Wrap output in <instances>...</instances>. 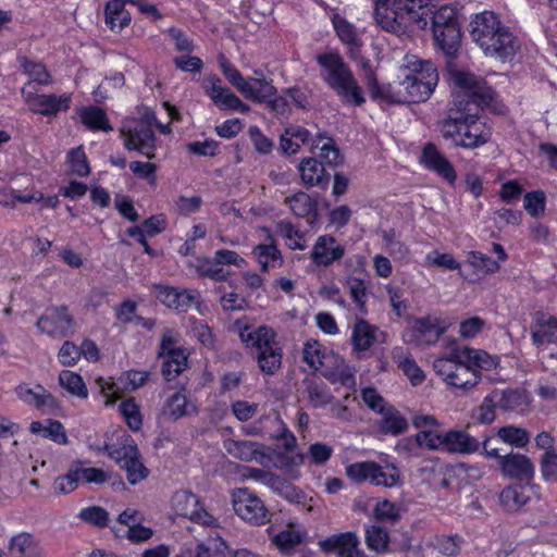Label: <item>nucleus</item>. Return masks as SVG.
<instances>
[{"label": "nucleus", "instance_id": "1", "mask_svg": "<svg viewBox=\"0 0 557 557\" xmlns=\"http://www.w3.org/2000/svg\"><path fill=\"white\" fill-rule=\"evenodd\" d=\"M401 89L394 91L392 85L380 86L370 67L364 64V83L373 98L384 99L393 103L423 102L434 92L438 84L436 66L429 60L414 54H407L400 67Z\"/></svg>", "mask_w": 557, "mask_h": 557}, {"label": "nucleus", "instance_id": "2", "mask_svg": "<svg viewBox=\"0 0 557 557\" xmlns=\"http://www.w3.org/2000/svg\"><path fill=\"white\" fill-rule=\"evenodd\" d=\"M469 26L471 40L485 57L503 63L511 62L521 49L520 38L492 11L474 14Z\"/></svg>", "mask_w": 557, "mask_h": 557}, {"label": "nucleus", "instance_id": "3", "mask_svg": "<svg viewBox=\"0 0 557 557\" xmlns=\"http://www.w3.org/2000/svg\"><path fill=\"white\" fill-rule=\"evenodd\" d=\"M233 330L246 348L256 351L258 366L263 373L271 375L281 368L283 349L271 326H253L247 319H237L233 324Z\"/></svg>", "mask_w": 557, "mask_h": 557}, {"label": "nucleus", "instance_id": "4", "mask_svg": "<svg viewBox=\"0 0 557 557\" xmlns=\"http://www.w3.org/2000/svg\"><path fill=\"white\" fill-rule=\"evenodd\" d=\"M318 61L323 69L322 76L344 102L352 106H360L364 102L361 88L338 53L321 54Z\"/></svg>", "mask_w": 557, "mask_h": 557}, {"label": "nucleus", "instance_id": "5", "mask_svg": "<svg viewBox=\"0 0 557 557\" xmlns=\"http://www.w3.org/2000/svg\"><path fill=\"white\" fill-rule=\"evenodd\" d=\"M442 136L455 146L473 149L486 144L491 138V129L475 114L460 117H448L441 123Z\"/></svg>", "mask_w": 557, "mask_h": 557}, {"label": "nucleus", "instance_id": "6", "mask_svg": "<svg viewBox=\"0 0 557 557\" xmlns=\"http://www.w3.org/2000/svg\"><path fill=\"white\" fill-rule=\"evenodd\" d=\"M461 346L451 348L433 361V370L449 387L470 391L478 385V375L467 368Z\"/></svg>", "mask_w": 557, "mask_h": 557}, {"label": "nucleus", "instance_id": "7", "mask_svg": "<svg viewBox=\"0 0 557 557\" xmlns=\"http://www.w3.org/2000/svg\"><path fill=\"white\" fill-rule=\"evenodd\" d=\"M153 113L143 117H127L122 122L120 134L123 146L128 151H136L147 159L156 158L157 136L152 129Z\"/></svg>", "mask_w": 557, "mask_h": 557}, {"label": "nucleus", "instance_id": "8", "mask_svg": "<svg viewBox=\"0 0 557 557\" xmlns=\"http://www.w3.org/2000/svg\"><path fill=\"white\" fill-rule=\"evenodd\" d=\"M346 475L354 482H369L374 485L394 487L401 484V474L398 467L389 460L382 465L374 461L350 463L345 469Z\"/></svg>", "mask_w": 557, "mask_h": 557}, {"label": "nucleus", "instance_id": "9", "mask_svg": "<svg viewBox=\"0 0 557 557\" xmlns=\"http://www.w3.org/2000/svg\"><path fill=\"white\" fill-rule=\"evenodd\" d=\"M29 86L30 85H27L21 88V96L30 113L54 119L71 109L73 101L72 92L44 94L39 92V89L34 91L28 90Z\"/></svg>", "mask_w": 557, "mask_h": 557}, {"label": "nucleus", "instance_id": "10", "mask_svg": "<svg viewBox=\"0 0 557 557\" xmlns=\"http://www.w3.org/2000/svg\"><path fill=\"white\" fill-rule=\"evenodd\" d=\"M448 323L437 314L409 319L403 333V339L410 345H431L448 329Z\"/></svg>", "mask_w": 557, "mask_h": 557}, {"label": "nucleus", "instance_id": "11", "mask_svg": "<svg viewBox=\"0 0 557 557\" xmlns=\"http://www.w3.org/2000/svg\"><path fill=\"white\" fill-rule=\"evenodd\" d=\"M232 505L235 513L251 525H264L271 520L263 500L248 487L233 491Z\"/></svg>", "mask_w": 557, "mask_h": 557}, {"label": "nucleus", "instance_id": "12", "mask_svg": "<svg viewBox=\"0 0 557 557\" xmlns=\"http://www.w3.org/2000/svg\"><path fill=\"white\" fill-rule=\"evenodd\" d=\"M449 79L456 101L463 96L473 98V101L478 98L483 102L494 99V90L483 79L468 71L450 67Z\"/></svg>", "mask_w": 557, "mask_h": 557}, {"label": "nucleus", "instance_id": "13", "mask_svg": "<svg viewBox=\"0 0 557 557\" xmlns=\"http://www.w3.org/2000/svg\"><path fill=\"white\" fill-rule=\"evenodd\" d=\"M74 318L65 305L50 306L36 322L38 330L51 337L63 338L73 334Z\"/></svg>", "mask_w": 557, "mask_h": 557}, {"label": "nucleus", "instance_id": "14", "mask_svg": "<svg viewBox=\"0 0 557 557\" xmlns=\"http://www.w3.org/2000/svg\"><path fill=\"white\" fill-rule=\"evenodd\" d=\"M14 393L23 404L45 414L57 416L62 410L61 401L41 384L30 387L27 383H21Z\"/></svg>", "mask_w": 557, "mask_h": 557}, {"label": "nucleus", "instance_id": "15", "mask_svg": "<svg viewBox=\"0 0 557 557\" xmlns=\"http://www.w3.org/2000/svg\"><path fill=\"white\" fill-rule=\"evenodd\" d=\"M203 91L221 111L248 113L250 107L237 97L228 87L222 85L216 74H209L203 81Z\"/></svg>", "mask_w": 557, "mask_h": 557}, {"label": "nucleus", "instance_id": "16", "mask_svg": "<svg viewBox=\"0 0 557 557\" xmlns=\"http://www.w3.org/2000/svg\"><path fill=\"white\" fill-rule=\"evenodd\" d=\"M375 22L382 29L398 36L406 34L413 25L403 10L393 5V0H376Z\"/></svg>", "mask_w": 557, "mask_h": 557}, {"label": "nucleus", "instance_id": "17", "mask_svg": "<svg viewBox=\"0 0 557 557\" xmlns=\"http://www.w3.org/2000/svg\"><path fill=\"white\" fill-rule=\"evenodd\" d=\"M413 426L419 430L414 436L416 443L432 450H441L445 432L434 416L417 413L412 419Z\"/></svg>", "mask_w": 557, "mask_h": 557}, {"label": "nucleus", "instance_id": "18", "mask_svg": "<svg viewBox=\"0 0 557 557\" xmlns=\"http://www.w3.org/2000/svg\"><path fill=\"white\" fill-rule=\"evenodd\" d=\"M218 65L225 77V79L235 87L246 99L250 100L251 97H257L255 94L256 88L262 82V77H248L245 78L240 71L230 61V59L220 52L216 57Z\"/></svg>", "mask_w": 557, "mask_h": 557}, {"label": "nucleus", "instance_id": "19", "mask_svg": "<svg viewBox=\"0 0 557 557\" xmlns=\"http://www.w3.org/2000/svg\"><path fill=\"white\" fill-rule=\"evenodd\" d=\"M152 289L161 304L180 312H186L198 297L197 290L164 284H154Z\"/></svg>", "mask_w": 557, "mask_h": 557}, {"label": "nucleus", "instance_id": "20", "mask_svg": "<svg viewBox=\"0 0 557 557\" xmlns=\"http://www.w3.org/2000/svg\"><path fill=\"white\" fill-rule=\"evenodd\" d=\"M255 94H257V97H251L250 101L265 104L271 112L278 116H289L292 108L288 98L286 96L278 95L272 83L268 82L264 77H262V82L259 87L256 88Z\"/></svg>", "mask_w": 557, "mask_h": 557}, {"label": "nucleus", "instance_id": "21", "mask_svg": "<svg viewBox=\"0 0 557 557\" xmlns=\"http://www.w3.org/2000/svg\"><path fill=\"white\" fill-rule=\"evenodd\" d=\"M17 62L27 82L22 86H29L30 91L37 90L38 87H48L53 85L54 77L42 61L29 59L26 55H18Z\"/></svg>", "mask_w": 557, "mask_h": 557}, {"label": "nucleus", "instance_id": "22", "mask_svg": "<svg viewBox=\"0 0 557 557\" xmlns=\"http://www.w3.org/2000/svg\"><path fill=\"white\" fill-rule=\"evenodd\" d=\"M315 358L319 362V367L315 366V371L321 370L324 376L339 381L343 385L349 387L355 385L354 376L346 371L344 360L338 355L329 352L320 356V350L315 347Z\"/></svg>", "mask_w": 557, "mask_h": 557}, {"label": "nucleus", "instance_id": "23", "mask_svg": "<svg viewBox=\"0 0 557 557\" xmlns=\"http://www.w3.org/2000/svg\"><path fill=\"white\" fill-rule=\"evenodd\" d=\"M420 163L425 169L435 172L446 180L449 184H454L457 180L453 164L433 145L424 147L420 157Z\"/></svg>", "mask_w": 557, "mask_h": 557}, {"label": "nucleus", "instance_id": "24", "mask_svg": "<svg viewBox=\"0 0 557 557\" xmlns=\"http://www.w3.org/2000/svg\"><path fill=\"white\" fill-rule=\"evenodd\" d=\"M385 333L364 320H358L352 327L351 345L355 351L369 350L375 343H385Z\"/></svg>", "mask_w": 557, "mask_h": 557}, {"label": "nucleus", "instance_id": "25", "mask_svg": "<svg viewBox=\"0 0 557 557\" xmlns=\"http://www.w3.org/2000/svg\"><path fill=\"white\" fill-rule=\"evenodd\" d=\"M500 470L503 475L520 481H530L534 475L531 460L521 454H508L500 457Z\"/></svg>", "mask_w": 557, "mask_h": 557}, {"label": "nucleus", "instance_id": "26", "mask_svg": "<svg viewBox=\"0 0 557 557\" xmlns=\"http://www.w3.org/2000/svg\"><path fill=\"white\" fill-rule=\"evenodd\" d=\"M467 362V368L472 374L478 375V383L481 381V371L495 370L499 364V358L479 348L461 346Z\"/></svg>", "mask_w": 557, "mask_h": 557}, {"label": "nucleus", "instance_id": "27", "mask_svg": "<svg viewBox=\"0 0 557 557\" xmlns=\"http://www.w3.org/2000/svg\"><path fill=\"white\" fill-rule=\"evenodd\" d=\"M480 448L476 438L465 431L450 430L445 432L441 450L457 454H473Z\"/></svg>", "mask_w": 557, "mask_h": 557}, {"label": "nucleus", "instance_id": "28", "mask_svg": "<svg viewBox=\"0 0 557 557\" xmlns=\"http://www.w3.org/2000/svg\"><path fill=\"white\" fill-rule=\"evenodd\" d=\"M104 449L107 450L108 456L120 467L139 454L134 438L125 432L117 436L115 442L106 443Z\"/></svg>", "mask_w": 557, "mask_h": 557}, {"label": "nucleus", "instance_id": "29", "mask_svg": "<svg viewBox=\"0 0 557 557\" xmlns=\"http://www.w3.org/2000/svg\"><path fill=\"white\" fill-rule=\"evenodd\" d=\"M393 5L403 10L419 28H424L432 13V0H393Z\"/></svg>", "mask_w": 557, "mask_h": 557}, {"label": "nucleus", "instance_id": "30", "mask_svg": "<svg viewBox=\"0 0 557 557\" xmlns=\"http://www.w3.org/2000/svg\"><path fill=\"white\" fill-rule=\"evenodd\" d=\"M532 338L537 346L557 344V318L547 313H537L532 326Z\"/></svg>", "mask_w": 557, "mask_h": 557}, {"label": "nucleus", "instance_id": "31", "mask_svg": "<svg viewBox=\"0 0 557 557\" xmlns=\"http://www.w3.org/2000/svg\"><path fill=\"white\" fill-rule=\"evenodd\" d=\"M81 123L90 132H111L113 129L104 109L98 106H85L78 109Z\"/></svg>", "mask_w": 557, "mask_h": 557}, {"label": "nucleus", "instance_id": "32", "mask_svg": "<svg viewBox=\"0 0 557 557\" xmlns=\"http://www.w3.org/2000/svg\"><path fill=\"white\" fill-rule=\"evenodd\" d=\"M392 358L412 386H419L425 381V372L419 367L411 355L405 354L401 347H395L392 350Z\"/></svg>", "mask_w": 557, "mask_h": 557}, {"label": "nucleus", "instance_id": "33", "mask_svg": "<svg viewBox=\"0 0 557 557\" xmlns=\"http://www.w3.org/2000/svg\"><path fill=\"white\" fill-rule=\"evenodd\" d=\"M534 490V485H511L502 491L499 499L507 510H518L528 503Z\"/></svg>", "mask_w": 557, "mask_h": 557}, {"label": "nucleus", "instance_id": "34", "mask_svg": "<svg viewBox=\"0 0 557 557\" xmlns=\"http://www.w3.org/2000/svg\"><path fill=\"white\" fill-rule=\"evenodd\" d=\"M46 425L41 421H33L29 424V432L39 434L44 438H48L55 444L65 445L69 442L64 425L54 419H47Z\"/></svg>", "mask_w": 557, "mask_h": 557}, {"label": "nucleus", "instance_id": "35", "mask_svg": "<svg viewBox=\"0 0 557 557\" xmlns=\"http://www.w3.org/2000/svg\"><path fill=\"white\" fill-rule=\"evenodd\" d=\"M344 255V248L332 236H320L315 242V264L327 265Z\"/></svg>", "mask_w": 557, "mask_h": 557}, {"label": "nucleus", "instance_id": "36", "mask_svg": "<svg viewBox=\"0 0 557 557\" xmlns=\"http://www.w3.org/2000/svg\"><path fill=\"white\" fill-rule=\"evenodd\" d=\"M187 267L194 269L199 277L210 278L215 282H224L230 276V272L219 267L214 258L198 257L195 261H189Z\"/></svg>", "mask_w": 557, "mask_h": 557}, {"label": "nucleus", "instance_id": "37", "mask_svg": "<svg viewBox=\"0 0 557 557\" xmlns=\"http://www.w3.org/2000/svg\"><path fill=\"white\" fill-rule=\"evenodd\" d=\"M131 13L120 0H109L104 7V22L112 32H121L131 23Z\"/></svg>", "mask_w": 557, "mask_h": 557}, {"label": "nucleus", "instance_id": "38", "mask_svg": "<svg viewBox=\"0 0 557 557\" xmlns=\"http://www.w3.org/2000/svg\"><path fill=\"white\" fill-rule=\"evenodd\" d=\"M315 149H319V163L322 166L336 168L341 165L344 158L333 138L327 136L315 137Z\"/></svg>", "mask_w": 557, "mask_h": 557}, {"label": "nucleus", "instance_id": "39", "mask_svg": "<svg viewBox=\"0 0 557 557\" xmlns=\"http://www.w3.org/2000/svg\"><path fill=\"white\" fill-rule=\"evenodd\" d=\"M433 34L436 45L446 54H451L458 49L461 39L460 26H435Z\"/></svg>", "mask_w": 557, "mask_h": 557}, {"label": "nucleus", "instance_id": "40", "mask_svg": "<svg viewBox=\"0 0 557 557\" xmlns=\"http://www.w3.org/2000/svg\"><path fill=\"white\" fill-rule=\"evenodd\" d=\"M252 253L260 269L264 272L283 263L281 250L274 243L259 244L253 248Z\"/></svg>", "mask_w": 557, "mask_h": 557}, {"label": "nucleus", "instance_id": "41", "mask_svg": "<svg viewBox=\"0 0 557 557\" xmlns=\"http://www.w3.org/2000/svg\"><path fill=\"white\" fill-rule=\"evenodd\" d=\"M462 543V539L458 535H435L425 539L423 546L432 547L444 556L454 557L460 553Z\"/></svg>", "mask_w": 557, "mask_h": 557}, {"label": "nucleus", "instance_id": "42", "mask_svg": "<svg viewBox=\"0 0 557 557\" xmlns=\"http://www.w3.org/2000/svg\"><path fill=\"white\" fill-rule=\"evenodd\" d=\"M189 354L186 349L162 357L161 373L166 381L176 379L186 368Z\"/></svg>", "mask_w": 557, "mask_h": 557}, {"label": "nucleus", "instance_id": "43", "mask_svg": "<svg viewBox=\"0 0 557 557\" xmlns=\"http://www.w3.org/2000/svg\"><path fill=\"white\" fill-rule=\"evenodd\" d=\"M58 380L60 386L70 395L81 399L88 397V388L81 374L71 370H62Z\"/></svg>", "mask_w": 557, "mask_h": 557}, {"label": "nucleus", "instance_id": "44", "mask_svg": "<svg viewBox=\"0 0 557 557\" xmlns=\"http://www.w3.org/2000/svg\"><path fill=\"white\" fill-rule=\"evenodd\" d=\"M381 428L392 435L404 433L408 429L405 417L393 406H388L381 413Z\"/></svg>", "mask_w": 557, "mask_h": 557}, {"label": "nucleus", "instance_id": "45", "mask_svg": "<svg viewBox=\"0 0 557 557\" xmlns=\"http://www.w3.org/2000/svg\"><path fill=\"white\" fill-rule=\"evenodd\" d=\"M276 230L280 236L285 240L286 246L289 249H305L306 236L296 225L290 221L282 220L276 224Z\"/></svg>", "mask_w": 557, "mask_h": 557}, {"label": "nucleus", "instance_id": "46", "mask_svg": "<svg viewBox=\"0 0 557 557\" xmlns=\"http://www.w3.org/2000/svg\"><path fill=\"white\" fill-rule=\"evenodd\" d=\"M515 393H503L493 392L488 394L484 399L481 406L478 408V412L475 419L481 424H491L496 418V405L504 397H511Z\"/></svg>", "mask_w": 557, "mask_h": 557}, {"label": "nucleus", "instance_id": "47", "mask_svg": "<svg viewBox=\"0 0 557 557\" xmlns=\"http://www.w3.org/2000/svg\"><path fill=\"white\" fill-rule=\"evenodd\" d=\"M225 448L230 455L243 461L258 460L262 456L259 445L251 441H231Z\"/></svg>", "mask_w": 557, "mask_h": 557}, {"label": "nucleus", "instance_id": "48", "mask_svg": "<svg viewBox=\"0 0 557 557\" xmlns=\"http://www.w3.org/2000/svg\"><path fill=\"white\" fill-rule=\"evenodd\" d=\"M253 472L260 475L263 479V482L281 496L290 500L298 497L299 492L296 490V487L280 475L268 473L258 469H255Z\"/></svg>", "mask_w": 557, "mask_h": 557}, {"label": "nucleus", "instance_id": "49", "mask_svg": "<svg viewBox=\"0 0 557 557\" xmlns=\"http://www.w3.org/2000/svg\"><path fill=\"white\" fill-rule=\"evenodd\" d=\"M253 472L260 475L263 479V482L281 496L290 500L298 497L299 492L296 490V487L280 475L268 473L258 469H255Z\"/></svg>", "mask_w": 557, "mask_h": 557}, {"label": "nucleus", "instance_id": "50", "mask_svg": "<svg viewBox=\"0 0 557 557\" xmlns=\"http://www.w3.org/2000/svg\"><path fill=\"white\" fill-rule=\"evenodd\" d=\"M66 164L71 174L87 177L91 173L90 164L83 146L72 148L66 153Z\"/></svg>", "mask_w": 557, "mask_h": 557}, {"label": "nucleus", "instance_id": "51", "mask_svg": "<svg viewBox=\"0 0 557 557\" xmlns=\"http://www.w3.org/2000/svg\"><path fill=\"white\" fill-rule=\"evenodd\" d=\"M119 411L129 430L137 432L141 429L143 414L140 412V407L134 397L123 400L119 406Z\"/></svg>", "mask_w": 557, "mask_h": 557}, {"label": "nucleus", "instance_id": "52", "mask_svg": "<svg viewBox=\"0 0 557 557\" xmlns=\"http://www.w3.org/2000/svg\"><path fill=\"white\" fill-rule=\"evenodd\" d=\"M292 212L299 218H307L309 224L313 223V198L306 193H297L288 198Z\"/></svg>", "mask_w": 557, "mask_h": 557}, {"label": "nucleus", "instance_id": "53", "mask_svg": "<svg viewBox=\"0 0 557 557\" xmlns=\"http://www.w3.org/2000/svg\"><path fill=\"white\" fill-rule=\"evenodd\" d=\"M272 542L282 554L288 555L301 544L302 534L296 530L287 529L275 534Z\"/></svg>", "mask_w": 557, "mask_h": 557}, {"label": "nucleus", "instance_id": "54", "mask_svg": "<svg viewBox=\"0 0 557 557\" xmlns=\"http://www.w3.org/2000/svg\"><path fill=\"white\" fill-rule=\"evenodd\" d=\"M38 548V542L34 535L28 532H21L10 540V549L18 554L20 557H27L34 554Z\"/></svg>", "mask_w": 557, "mask_h": 557}, {"label": "nucleus", "instance_id": "55", "mask_svg": "<svg viewBox=\"0 0 557 557\" xmlns=\"http://www.w3.org/2000/svg\"><path fill=\"white\" fill-rule=\"evenodd\" d=\"M498 438L513 447H524L529 442V434L524 429L513 425L503 426L497 431Z\"/></svg>", "mask_w": 557, "mask_h": 557}, {"label": "nucleus", "instance_id": "56", "mask_svg": "<svg viewBox=\"0 0 557 557\" xmlns=\"http://www.w3.org/2000/svg\"><path fill=\"white\" fill-rule=\"evenodd\" d=\"M81 520L99 529H103L109 524V512L101 506H89L82 508L78 516Z\"/></svg>", "mask_w": 557, "mask_h": 557}, {"label": "nucleus", "instance_id": "57", "mask_svg": "<svg viewBox=\"0 0 557 557\" xmlns=\"http://www.w3.org/2000/svg\"><path fill=\"white\" fill-rule=\"evenodd\" d=\"M164 412L174 420L188 414L189 404L186 395L176 392L170 396L164 405Z\"/></svg>", "mask_w": 557, "mask_h": 557}, {"label": "nucleus", "instance_id": "58", "mask_svg": "<svg viewBox=\"0 0 557 557\" xmlns=\"http://www.w3.org/2000/svg\"><path fill=\"white\" fill-rule=\"evenodd\" d=\"M121 468L125 470L126 479L132 485H136L149 475V469L140 460L139 454L124 463Z\"/></svg>", "mask_w": 557, "mask_h": 557}, {"label": "nucleus", "instance_id": "59", "mask_svg": "<svg viewBox=\"0 0 557 557\" xmlns=\"http://www.w3.org/2000/svg\"><path fill=\"white\" fill-rule=\"evenodd\" d=\"M373 515L375 519L382 522H395L400 518V507L387 499L377 500Z\"/></svg>", "mask_w": 557, "mask_h": 557}, {"label": "nucleus", "instance_id": "60", "mask_svg": "<svg viewBox=\"0 0 557 557\" xmlns=\"http://www.w3.org/2000/svg\"><path fill=\"white\" fill-rule=\"evenodd\" d=\"M546 197L542 190L530 191L524 195L523 207L533 218H540L545 212Z\"/></svg>", "mask_w": 557, "mask_h": 557}, {"label": "nucleus", "instance_id": "61", "mask_svg": "<svg viewBox=\"0 0 557 557\" xmlns=\"http://www.w3.org/2000/svg\"><path fill=\"white\" fill-rule=\"evenodd\" d=\"M425 264L431 267H438L449 271L460 270L461 267L451 253L440 252L438 250H432L426 253Z\"/></svg>", "mask_w": 557, "mask_h": 557}, {"label": "nucleus", "instance_id": "62", "mask_svg": "<svg viewBox=\"0 0 557 557\" xmlns=\"http://www.w3.org/2000/svg\"><path fill=\"white\" fill-rule=\"evenodd\" d=\"M172 502L176 513L183 517L184 511L195 510L200 499L190 491H178L174 494Z\"/></svg>", "mask_w": 557, "mask_h": 557}, {"label": "nucleus", "instance_id": "63", "mask_svg": "<svg viewBox=\"0 0 557 557\" xmlns=\"http://www.w3.org/2000/svg\"><path fill=\"white\" fill-rule=\"evenodd\" d=\"M367 545L371 550L382 553L388 544V534L382 528L372 525L366 532Z\"/></svg>", "mask_w": 557, "mask_h": 557}, {"label": "nucleus", "instance_id": "64", "mask_svg": "<svg viewBox=\"0 0 557 557\" xmlns=\"http://www.w3.org/2000/svg\"><path fill=\"white\" fill-rule=\"evenodd\" d=\"M332 21L337 36L344 44H357L358 34L356 28L350 23H348L344 17L339 15H334Z\"/></svg>", "mask_w": 557, "mask_h": 557}]
</instances>
